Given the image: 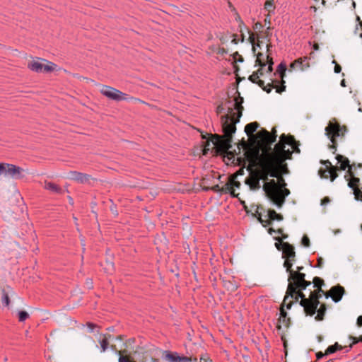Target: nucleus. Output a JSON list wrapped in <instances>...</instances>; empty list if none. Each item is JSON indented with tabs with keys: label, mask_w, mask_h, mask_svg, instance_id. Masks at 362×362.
<instances>
[{
	"label": "nucleus",
	"mask_w": 362,
	"mask_h": 362,
	"mask_svg": "<svg viewBox=\"0 0 362 362\" xmlns=\"http://www.w3.org/2000/svg\"><path fill=\"white\" fill-rule=\"evenodd\" d=\"M259 127L257 122H251L245 127V132L252 144L245 148L243 165L250 173L245 183L251 189L260 187L259 181L266 180L268 176L276 177L264 183L263 189L267 197L278 206L284 202L285 197L289 194L285 188L286 183L281 174L285 170L284 162L294 153H299L298 144L291 136L281 135L272 153L264 148L276 141V130L272 134L265 129L259 131L256 136L253 133Z\"/></svg>",
	"instance_id": "obj_1"
},
{
	"label": "nucleus",
	"mask_w": 362,
	"mask_h": 362,
	"mask_svg": "<svg viewBox=\"0 0 362 362\" xmlns=\"http://www.w3.org/2000/svg\"><path fill=\"white\" fill-rule=\"evenodd\" d=\"M285 259L284 266L286 269V272L290 273V276L286 295L284 301L286 302L289 298L293 297H295L296 300L301 298L300 305L304 308L306 313L310 315H314L319 304L317 295L312 293L309 298H304V295L301 292L296 291L297 288L305 289L310 283L305 280L304 274L290 270L293 266L294 258Z\"/></svg>",
	"instance_id": "obj_2"
},
{
	"label": "nucleus",
	"mask_w": 362,
	"mask_h": 362,
	"mask_svg": "<svg viewBox=\"0 0 362 362\" xmlns=\"http://www.w3.org/2000/svg\"><path fill=\"white\" fill-rule=\"evenodd\" d=\"M243 107L240 103H235L234 109L229 115L221 117L223 136H213L210 140H207L203 149V153L206 155L209 151L215 150L216 153H225L231 147V137L236 131V124L242 115Z\"/></svg>",
	"instance_id": "obj_3"
},
{
	"label": "nucleus",
	"mask_w": 362,
	"mask_h": 362,
	"mask_svg": "<svg viewBox=\"0 0 362 362\" xmlns=\"http://www.w3.org/2000/svg\"><path fill=\"white\" fill-rule=\"evenodd\" d=\"M100 92L106 98L110 100H115V101H121V100H137L141 101L139 99L133 98V97H127V95L122 93V91L112 88L111 86L102 85L100 86Z\"/></svg>",
	"instance_id": "obj_4"
},
{
	"label": "nucleus",
	"mask_w": 362,
	"mask_h": 362,
	"mask_svg": "<svg viewBox=\"0 0 362 362\" xmlns=\"http://www.w3.org/2000/svg\"><path fill=\"white\" fill-rule=\"evenodd\" d=\"M100 92L106 98L110 100H115V101H121V100H137L141 101L139 99L133 98V97H127V95L122 93V91L112 88L111 86L102 85L100 86Z\"/></svg>",
	"instance_id": "obj_5"
},
{
	"label": "nucleus",
	"mask_w": 362,
	"mask_h": 362,
	"mask_svg": "<svg viewBox=\"0 0 362 362\" xmlns=\"http://www.w3.org/2000/svg\"><path fill=\"white\" fill-rule=\"evenodd\" d=\"M28 67L37 73L51 72L56 69L57 65L45 59L35 58L28 64Z\"/></svg>",
	"instance_id": "obj_6"
},
{
	"label": "nucleus",
	"mask_w": 362,
	"mask_h": 362,
	"mask_svg": "<svg viewBox=\"0 0 362 362\" xmlns=\"http://www.w3.org/2000/svg\"><path fill=\"white\" fill-rule=\"evenodd\" d=\"M256 63L258 64V65L260 66V69L255 73H253L250 76V80L254 83H259L258 79L259 78L262 76L263 73V69L268 65L267 66V72H271L272 71V65L273 62L271 58L267 55V60L264 61V56L262 54H258L257 55V60ZM261 82V81H259Z\"/></svg>",
	"instance_id": "obj_7"
},
{
	"label": "nucleus",
	"mask_w": 362,
	"mask_h": 362,
	"mask_svg": "<svg viewBox=\"0 0 362 362\" xmlns=\"http://www.w3.org/2000/svg\"><path fill=\"white\" fill-rule=\"evenodd\" d=\"M282 216L277 214L274 210H268L266 214L262 215L259 214L258 217L259 221L263 225V226L266 227L269 224H270L271 221H280L282 220Z\"/></svg>",
	"instance_id": "obj_8"
},
{
	"label": "nucleus",
	"mask_w": 362,
	"mask_h": 362,
	"mask_svg": "<svg viewBox=\"0 0 362 362\" xmlns=\"http://www.w3.org/2000/svg\"><path fill=\"white\" fill-rule=\"evenodd\" d=\"M341 128L339 124L329 122L328 126L325 128V132L327 137L330 141L334 143L336 137L341 135Z\"/></svg>",
	"instance_id": "obj_9"
},
{
	"label": "nucleus",
	"mask_w": 362,
	"mask_h": 362,
	"mask_svg": "<svg viewBox=\"0 0 362 362\" xmlns=\"http://www.w3.org/2000/svg\"><path fill=\"white\" fill-rule=\"evenodd\" d=\"M6 177H11L13 179H18L24 177L25 170L13 164H8Z\"/></svg>",
	"instance_id": "obj_10"
},
{
	"label": "nucleus",
	"mask_w": 362,
	"mask_h": 362,
	"mask_svg": "<svg viewBox=\"0 0 362 362\" xmlns=\"http://www.w3.org/2000/svg\"><path fill=\"white\" fill-rule=\"evenodd\" d=\"M349 176L351 177L348 182V186L353 189L354 194L357 200L362 202V190H360L356 186L359 182V179L352 177L351 173H349Z\"/></svg>",
	"instance_id": "obj_11"
},
{
	"label": "nucleus",
	"mask_w": 362,
	"mask_h": 362,
	"mask_svg": "<svg viewBox=\"0 0 362 362\" xmlns=\"http://www.w3.org/2000/svg\"><path fill=\"white\" fill-rule=\"evenodd\" d=\"M69 178L79 183H87L90 180L91 176L88 174L77 171H71L69 173Z\"/></svg>",
	"instance_id": "obj_12"
},
{
	"label": "nucleus",
	"mask_w": 362,
	"mask_h": 362,
	"mask_svg": "<svg viewBox=\"0 0 362 362\" xmlns=\"http://www.w3.org/2000/svg\"><path fill=\"white\" fill-rule=\"evenodd\" d=\"M291 67L298 68L300 71H305L310 67L309 59L306 57L299 58L291 64Z\"/></svg>",
	"instance_id": "obj_13"
},
{
	"label": "nucleus",
	"mask_w": 362,
	"mask_h": 362,
	"mask_svg": "<svg viewBox=\"0 0 362 362\" xmlns=\"http://www.w3.org/2000/svg\"><path fill=\"white\" fill-rule=\"evenodd\" d=\"M343 294L344 288L341 286L332 287L329 291V297H331L333 301L335 303L340 301Z\"/></svg>",
	"instance_id": "obj_14"
},
{
	"label": "nucleus",
	"mask_w": 362,
	"mask_h": 362,
	"mask_svg": "<svg viewBox=\"0 0 362 362\" xmlns=\"http://www.w3.org/2000/svg\"><path fill=\"white\" fill-rule=\"evenodd\" d=\"M282 245V251H283V257L284 258H294L295 257V252L293 246L289 245L287 243H284L281 244Z\"/></svg>",
	"instance_id": "obj_15"
},
{
	"label": "nucleus",
	"mask_w": 362,
	"mask_h": 362,
	"mask_svg": "<svg viewBox=\"0 0 362 362\" xmlns=\"http://www.w3.org/2000/svg\"><path fill=\"white\" fill-rule=\"evenodd\" d=\"M44 187L45 189H47L54 194L62 193V189L58 185H57L56 184L52 183V182H45Z\"/></svg>",
	"instance_id": "obj_16"
},
{
	"label": "nucleus",
	"mask_w": 362,
	"mask_h": 362,
	"mask_svg": "<svg viewBox=\"0 0 362 362\" xmlns=\"http://www.w3.org/2000/svg\"><path fill=\"white\" fill-rule=\"evenodd\" d=\"M6 291L5 288L2 290L1 301L4 306L7 307L10 303L9 293H12V289L10 287L7 288Z\"/></svg>",
	"instance_id": "obj_17"
},
{
	"label": "nucleus",
	"mask_w": 362,
	"mask_h": 362,
	"mask_svg": "<svg viewBox=\"0 0 362 362\" xmlns=\"http://www.w3.org/2000/svg\"><path fill=\"white\" fill-rule=\"evenodd\" d=\"M337 159L338 160V163L340 164V168L342 170H345L346 168H349V171H350L351 167L349 165V162L347 158L343 157L342 156H337Z\"/></svg>",
	"instance_id": "obj_18"
},
{
	"label": "nucleus",
	"mask_w": 362,
	"mask_h": 362,
	"mask_svg": "<svg viewBox=\"0 0 362 362\" xmlns=\"http://www.w3.org/2000/svg\"><path fill=\"white\" fill-rule=\"evenodd\" d=\"M101 337H103V338L100 337L98 341L100 345L101 351L105 352L108 349L109 341H108L107 338L106 337L105 334H103V335H101Z\"/></svg>",
	"instance_id": "obj_19"
},
{
	"label": "nucleus",
	"mask_w": 362,
	"mask_h": 362,
	"mask_svg": "<svg viewBox=\"0 0 362 362\" xmlns=\"http://www.w3.org/2000/svg\"><path fill=\"white\" fill-rule=\"evenodd\" d=\"M179 354L177 352L165 351V359L169 362H177Z\"/></svg>",
	"instance_id": "obj_20"
},
{
	"label": "nucleus",
	"mask_w": 362,
	"mask_h": 362,
	"mask_svg": "<svg viewBox=\"0 0 362 362\" xmlns=\"http://www.w3.org/2000/svg\"><path fill=\"white\" fill-rule=\"evenodd\" d=\"M326 163L329 164V165H330V169L329 170L328 173H329V178H330L331 181L332 182L337 177V168L332 166V164L329 161H327Z\"/></svg>",
	"instance_id": "obj_21"
},
{
	"label": "nucleus",
	"mask_w": 362,
	"mask_h": 362,
	"mask_svg": "<svg viewBox=\"0 0 362 362\" xmlns=\"http://www.w3.org/2000/svg\"><path fill=\"white\" fill-rule=\"evenodd\" d=\"M18 320L20 322H24L26 319L29 317V314L24 310H21L18 312Z\"/></svg>",
	"instance_id": "obj_22"
},
{
	"label": "nucleus",
	"mask_w": 362,
	"mask_h": 362,
	"mask_svg": "<svg viewBox=\"0 0 362 362\" xmlns=\"http://www.w3.org/2000/svg\"><path fill=\"white\" fill-rule=\"evenodd\" d=\"M8 163H0V177L4 176L6 177L7 168Z\"/></svg>",
	"instance_id": "obj_23"
},
{
	"label": "nucleus",
	"mask_w": 362,
	"mask_h": 362,
	"mask_svg": "<svg viewBox=\"0 0 362 362\" xmlns=\"http://www.w3.org/2000/svg\"><path fill=\"white\" fill-rule=\"evenodd\" d=\"M338 349H339V346H338V344H334V345L329 346L327 349V350H326V351H325V354H334V352H336V351H337Z\"/></svg>",
	"instance_id": "obj_24"
},
{
	"label": "nucleus",
	"mask_w": 362,
	"mask_h": 362,
	"mask_svg": "<svg viewBox=\"0 0 362 362\" xmlns=\"http://www.w3.org/2000/svg\"><path fill=\"white\" fill-rule=\"evenodd\" d=\"M286 71V66H285L284 64L281 63V64L278 66V72L279 73L280 76H281V78H283V77H284V74H285Z\"/></svg>",
	"instance_id": "obj_25"
},
{
	"label": "nucleus",
	"mask_w": 362,
	"mask_h": 362,
	"mask_svg": "<svg viewBox=\"0 0 362 362\" xmlns=\"http://www.w3.org/2000/svg\"><path fill=\"white\" fill-rule=\"evenodd\" d=\"M272 8H273L272 1L270 0L266 1L265 4H264V9L267 10L269 11V13H270L272 11Z\"/></svg>",
	"instance_id": "obj_26"
},
{
	"label": "nucleus",
	"mask_w": 362,
	"mask_h": 362,
	"mask_svg": "<svg viewBox=\"0 0 362 362\" xmlns=\"http://www.w3.org/2000/svg\"><path fill=\"white\" fill-rule=\"evenodd\" d=\"M177 362H192V358L186 356H178Z\"/></svg>",
	"instance_id": "obj_27"
},
{
	"label": "nucleus",
	"mask_w": 362,
	"mask_h": 362,
	"mask_svg": "<svg viewBox=\"0 0 362 362\" xmlns=\"http://www.w3.org/2000/svg\"><path fill=\"white\" fill-rule=\"evenodd\" d=\"M324 312H325V309L323 308H320L318 310H317V315L316 316V319L318 320H322V317H323V315H324Z\"/></svg>",
	"instance_id": "obj_28"
},
{
	"label": "nucleus",
	"mask_w": 362,
	"mask_h": 362,
	"mask_svg": "<svg viewBox=\"0 0 362 362\" xmlns=\"http://www.w3.org/2000/svg\"><path fill=\"white\" fill-rule=\"evenodd\" d=\"M249 39H250V42H251V43H252V49H253V50L255 51V47H256V46L259 47V45H258V44L255 45V44L254 43V42H255V35H254L252 33V34H250V37H249Z\"/></svg>",
	"instance_id": "obj_29"
},
{
	"label": "nucleus",
	"mask_w": 362,
	"mask_h": 362,
	"mask_svg": "<svg viewBox=\"0 0 362 362\" xmlns=\"http://www.w3.org/2000/svg\"><path fill=\"white\" fill-rule=\"evenodd\" d=\"M230 188H231L232 190H233V188L234 186L235 187L238 188L239 186L240 185V184L238 182H236L234 180H230Z\"/></svg>",
	"instance_id": "obj_30"
},
{
	"label": "nucleus",
	"mask_w": 362,
	"mask_h": 362,
	"mask_svg": "<svg viewBox=\"0 0 362 362\" xmlns=\"http://www.w3.org/2000/svg\"><path fill=\"white\" fill-rule=\"evenodd\" d=\"M302 244L305 247H308L309 246V238L307 236H304L303 238V239H302Z\"/></svg>",
	"instance_id": "obj_31"
},
{
	"label": "nucleus",
	"mask_w": 362,
	"mask_h": 362,
	"mask_svg": "<svg viewBox=\"0 0 362 362\" xmlns=\"http://www.w3.org/2000/svg\"><path fill=\"white\" fill-rule=\"evenodd\" d=\"M110 211L115 215V216H117L118 215V212L116 209V206L114 204H112V206H110Z\"/></svg>",
	"instance_id": "obj_32"
},
{
	"label": "nucleus",
	"mask_w": 362,
	"mask_h": 362,
	"mask_svg": "<svg viewBox=\"0 0 362 362\" xmlns=\"http://www.w3.org/2000/svg\"><path fill=\"white\" fill-rule=\"evenodd\" d=\"M332 63L335 64L334 72L337 74L340 73V71L341 70V66L337 64L335 61H333Z\"/></svg>",
	"instance_id": "obj_33"
},
{
	"label": "nucleus",
	"mask_w": 362,
	"mask_h": 362,
	"mask_svg": "<svg viewBox=\"0 0 362 362\" xmlns=\"http://www.w3.org/2000/svg\"><path fill=\"white\" fill-rule=\"evenodd\" d=\"M88 331L90 332H93L94 331V329L95 327V325L93 323H88L87 324Z\"/></svg>",
	"instance_id": "obj_34"
},
{
	"label": "nucleus",
	"mask_w": 362,
	"mask_h": 362,
	"mask_svg": "<svg viewBox=\"0 0 362 362\" xmlns=\"http://www.w3.org/2000/svg\"><path fill=\"white\" fill-rule=\"evenodd\" d=\"M268 232H269V233L270 235H272V234H273V233H281V231L280 230H277V231H276V230H274V229H272V228H269V230H268Z\"/></svg>",
	"instance_id": "obj_35"
},
{
	"label": "nucleus",
	"mask_w": 362,
	"mask_h": 362,
	"mask_svg": "<svg viewBox=\"0 0 362 362\" xmlns=\"http://www.w3.org/2000/svg\"><path fill=\"white\" fill-rule=\"evenodd\" d=\"M107 267H108V268H109V269H113V268H114V264H113V262H111V261H107Z\"/></svg>",
	"instance_id": "obj_36"
},
{
	"label": "nucleus",
	"mask_w": 362,
	"mask_h": 362,
	"mask_svg": "<svg viewBox=\"0 0 362 362\" xmlns=\"http://www.w3.org/2000/svg\"><path fill=\"white\" fill-rule=\"evenodd\" d=\"M357 324L358 326H362V315H361L358 317Z\"/></svg>",
	"instance_id": "obj_37"
},
{
	"label": "nucleus",
	"mask_w": 362,
	"mask_h": 362,
	"mask_svg": "<svg viewBox=\"0 0 362 362\" xmlns=\"http://www.w3.org/2000/svg\"><path fill=\"white\" fill-rule=\"evenodd\" d=\"M206 359H209L207 356H202L199 359L200 362H206Z\"/></svg>",
	"instance_id": "obj_38"
},
{
	"label": "nucleus",
	"mask_w": 362,
	"mask_h": 362,
	"mask_svg": "<svg viewBox=\"0 0 362 362\" xmlns=\"http://www.w3.org/2000/svg\"><path fill=\"white\" fill-rule=\"evenodd\" d=\"M325 354H322L321 352H319L317 354V359H320L322 358Z\"/></svg>",
	"instance_id": "obj_39"
},
{
	"label": "nucleus",
	"mask_w": 362,
	"mask_h": 362,
	"mask_svg": "<svg viewBox=\"0 0 362 362\" xmlns=\"http://www.w3.org/2000/svg\"><path fill=\"white\" fill-rule=\"evenodd\" d=\"M87 284H88L89 288H91L93 287L91 279H88L87 280Z\"/></svg>",
	"instance_id": "obj_40"
},
{
	"label": "nucleus",
	"mask_w": 362,
	"mask_h": 362,
	"mask_svg": "<svg viewBox=\"0 0 362 362\" xmlns=\"http://www.w3.org/2000/svg\"><path fill=\"white\" fill-rule=\"evenodd\" d=\"M81 245H82V247H83V250H85V243H84V240L83 239H81Z\"/></svg>",
	"instance_id": "obj_41"
},
{
	"label": "nucleus",
	"mask_w": 362,
	"mask_h": 362,
	"mask_svg": "<svg viewBox=\"0 0 362 362\" xmlns=\"http://www.w3.org/2000/svg\"><path fill=\"white\" fill-rule=\"evenodd\" d=\"M69 201L71 204H74V200L71 197H69Z\"/></svg>",
	"instance_id": "obj_42"
},
{
	"label": "nucleus",
	"mask_w": 362,
	"mask_h": 362,
	"mask_svg": "<svg viewBox=\"0 0 362 362\" xmlns=\"http://www.w3.org/2000/svg\"><path fill=\"white\" fill-rule=\"evenodd\" d=\"M341 86H343V87H345L346 86V84H345V81L344 80H342L341 81Z\"/></svg>",
	"instance_id": "obj_43"
},
{
	"label": "nucleus",
	"mask_w": 362,
	"mask_h": 362,
	"mask_svg": "<svg viewBox=\"0 0 362 362\" xmlns=\"http://www.w3.org/2000/svg\"><path fill=\"white\" fill-rule=\"evenodd\" d=\"M328 202H329L328 199H325L323 200V202H322V204H327V203H328Z\"/></svg>",
	"instance_id": "obj_44"
},
{
	"label": "nucleus",
	"mask_w": 362,
	"mask_h": 362,
	"mask_svg": "<svg viewBox=\"0 0 362 362\" xmlns=\"http://www.w3.org/2000/svg\"><path fill=\"white\" fill-rule=\"evenodd\" d=\"M192 362H198V360L197 358H194L192 359Z\"/></svg>",
	"instance_id": "obj_45"
},
{
	"label": "nucleus",
	"mask_w": 362,
	"mask_h": 362,
	"mask_svg": "<svg viewBox=\"0 0 362 362\" xmlns=\"http://www.w3.org/2000/svg\"><path fill=\"white\" fill-rule=\"evenodd\" d=\"M206 362H212L211 359H206Z\"/></svg>",
	"instance_id": "obj_46"
},
{
	"label": "nucleus",
	"mask_w": 362,
	"mask_h": 362,
	"mask_svg": "<svg viewBox=\"0 0 362 362\" xmlns=\"http://www.w3.org/2000/svg\"><path fill=\"white\" fill-rule=\"evenodd\" d=\"M6 361H7V358H5L4 360V362H6Z\"/></svg>",
	"instance_id": "obj_47"
},
{
	"label": "nucleus",
	"mask_w": 362,
	"mask_h": 362,
	"mask_svg": "<svg viewBox=\"0 0 362 362\" xmlns=\"http://www.w3.org/2000/svg\"><path fill=\"white\" fill-rule=\"evenodd\" d=\"M155 362H158V361H155Z\"/></svg>",
	"instance_id": "obj_48"
}]
</instances>
